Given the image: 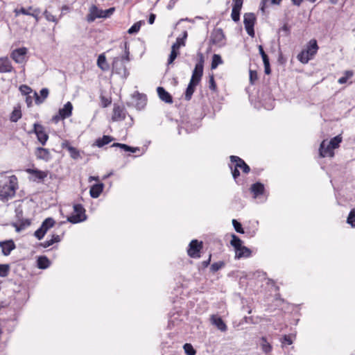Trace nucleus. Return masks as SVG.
Instances as JSON below:
<instances>
[{"label":"nucleus","instance_id":"nucleus-1","mask_svg":"<svg viewBox=\"0 0 355 355\" xmlns=\"http://www.w3.org/2000/svg\"><path fill=\"white\" fill-rule=\"evenodd\" d=\"M18 189L17 178L12 175L6 182H0V200L7 201L15 196Z\"/></svg>","mask_w":355,"mask_h":355},{"label":"nucleus","instance_id":"nucleus-2","mask_svg":"<svg viewBox=\"0 0 355 355\" xmlns=\"http://www.w3.org/2000/svg\"><path fill=\"white\" fill-rule=\"evenodd\" d=\"M230 161L232 164H230V168L232 171V174L235 182L239 184V177L240 176V172L239 169H241L242 171L248 174L250 171V166L244 162L243 159L236 155L230 156Z\"/></svg>","mask_w":355,"mask_h":355},{"label":"nucleus","instance_id":"nucleus-3","mask_svg":"<svg viewBox=\"0 0 355 355\" xmlns=\"http://www.w3.org/2000/svg\"><path fill=\"white\" fill-rule=\"evenodd\" d=\"M319 47L315 39L311 40L306 49H303L297 56V60L302 64H306L309 60L313 59Z\"/></svg>","mask_w":355,"mask_h":355},{"label":"nucleus","instance_id":"nucleus-4","mask_svg":"<svg viewBox=\"0 0 355 355\" xmlns=\"http://www.w3.org/2000/svg\"><path fill=\"white\" fill-rule=\"evenodd\" d=\"M114 7L107 10H101L95 5H92L89 8V12L87 16L88 22H93L96 18H107L110 17L114 12Z\"/></svg>","mask_w":355,"mask_h":355},{"label":"nucleus","instance_id":"nucleus-5","mask_svg":"<svg viewBox=\"0 0 355 355\" xmlns=\"http://www.w3.org/2000/svg\"><path fill=\"white\" fill-rule=\"evenodd\" d=\"M198 62L196 64L190 81L199 84L203 74L205 58L201 52L198 53Z\"/></svg>","mask_w":355,"mask_h":355},{"label":"nucleus","instance_id":"nucleus-6","mask_svg":"<svg viewBox=\"0 0 355 355\" xmlns=\"http://www.w3.org/2000/svg\"><path fill=\"white\" fill-rule=\"evenodd\" d=\"M73 211L75 214H72L67 217V221L76 224L83 222L86 220L87 216L85 214V209L80 204H76L73 205Z\"/></svg>","mask_w":355,"mask_h":355},{"label":"nucleus","instance_id":"nucleus-7","mask_svg":"<svg viewBox=\"0 0 355 355\" xmlns=\"http://www.w3.org/2000/svg\"><path fill=\"white\" fill-rule=\"evenodd\" d=\"M73 105L69 101L66 103L62 108L59 109L58 114L52 117V121L57 123L60 120L69 118L72 115Z\"/></svg>","mask_w":355,"mask_h":355},{"label":"nucleus","instance_id":"nucleus-8","mask_svg":"<svg viewBox=\"0 0 355 355\" xmlns=\"http://www.w3.org/2000/svg\"><path fill=\"white\" fill-rule=\"evenodd\" d=\"M125 63V62L119 57L114 58L112 62V71L122 78H125L128 76L129 72Z\"/></svg>","mask_w":355,"mask_h":355},{"label":"nucleus","instance_id":"nucleus-9","mask_svg":"<svg viewBox=\"0 0 355 355\" xmlns=\"http://www.w3.org/2000/svg\"><path fill=\"white\" fill-rule=\"evenodd\" d=\"M210 42L218 46H223L225 44V35L222 28H214L211 33Z\"/></svg>","mask_w":355,"mask_h":355},{"label":"nucleus","instance_id":"nucleus-10","mask_svg":"<svg viewBox=\"0 0 355 355\" xmlns=\"http://www.w3.org/2000/svg\"><path fill=\"white\" fill-rule=\"evenodd\" d=\"M256 21V17L254 13L248 12L244 15L243 24L247 33L254 37V26Z\"/></svg>","mask_w":355,"mask_h":355},{"label":"nucleus","instance_id":"nucleus-11","mask_svg":"<svg viewBox=\"0 0 355 355\" xmlns=\"http://www.w3.org/2000/svg\"><path fill=\"white\" fill-rule=\"evenodd\" d=\"M26 171L31 175L30 180L37 183L42 182L49 175L48 171H41L37 168H27Z\"/></svg>","mask_w":355,"mask_h":355},{"label":"nucleus","instance_id":"nucleus-12","mask_svg":"<svg viewBox=\"0 0 355 355\" xmlns=\"http://www.w3.org/2000/svg\"><path fill=\"white\" fill-rule=\"evenodd\" d=\"M202 248V242L198 241L196 239L192 240L189 245L187 250V254L191 258H200V252L201 249Z\"/></svg>","mask_w":355,"mask_h":355},{"label":"nucleus","instance_id":"nucleus-13","mask_svg":"<svg viewBox=\"0 0 355 355\" xmlns=\"http://www.w3.org/2000/svg\"><path fill=\"white\" fill-rule=\"evenodd\" d=\"M33 132L35 133L38 141L42 145H44L49 139V135L45 132L44 128L39 123H35L33 125Z\"/></svg>","mask_w":355,"mask_h":355},{"label":"nucleus","instance_id":"nucleus-14","mask_svg":"<svg viewBox=\"0 0 355 355\" xmlns=\"http://www.w3.org/2000/svg\"><path fill=\"white\" fill-rule=\"evenodd\" d=\"M333 147L328 144L327 140H323L319 148V154L321 157H332L334 156Z\"/></svg>","mask_w":355,"mask_h":355},{"label":"nucleus","instance_id":"nucleus-15","mask_svg":"<svg viewBox=\"0 0 355 355\" xmlns=\"http://www.w3.org/2000/svg\"><path fill=\"white\" fill-rule=\"evenodd\" d=\"M27 49L25 47L15 49L11 53V58L15 62L21 64L25 60Z\"/></svg>","mask_w":355,"mask_h":355},{"label":"nucleus","instance_id":"nucleus-16","mask_svg":"<svg viewBox=\"0 0 355 355\" xmlns=\"http://www.w3.org/2000/svg\"><path fill=\"white\" fill-rule=\"evenodd\" d=\"M233 7L231 14L232 20L237 22L240 20V12L243 6V0H232Z\"/></svg>","mask_w":355,"mask_h":355},{"label":"nucleus","instance_id":"nucleus-17","mask_svg":"<svg viewBox=\"0 0 355 355\" xmlns=\"http://www.w3.org/2000/svg\"><path fill=\"white\" fill-rule=\"evenodd\" d=\"M0 248L1 249L2 254L4 256H8L12 250L15 249L16 245L15 242L12 239H10L0 241Z\"/></svg>","mask_w":355,"mask_h":355},{"label":"nucleus","instance_id":"nucleus-18","mask_svg":"<svg viewBox=\"0 0 355 355\" xmlns=\"http://www.w3.org/2000/svg\"><path fill=\"white\" fill-rule=\"evenodd\" d=\"M125 110L119 105H114L112 119L114 121H123L125 119Z\"/></svg>","mask_w":355,"mask_h":355},{"label":"nucleus","instance_id":"nucleus-19","mask_svg":"<svg viewBox=\"0 0 355 355\" xmlns=\"http://www.w3.org/2000/svg\"><path fill=\"white\" fill-rule=\"evenodd\" d=\"M157 92L159 98L166 103H173V100L172 96L162 87H158Z\"/></svg>","mask_w":355,"mask_h":355},{"label":"nucleus","instance_id":"nucleus-20","mask_svg":"<svg viewBox=\"0 0 355 355\" xmlns=\"http://www.w3.org/2000/svg\"><path fill=\"white\" fill-rule=\"evenodd\" d=\"M13 69L11 62L7 57L0 58V73H10Z\"/></svg>","mask_w":355,"mask_h":355},{"label":"nucleus","instance_id":"nucleus-21","mask_svg":"<svg viewBox=\"0 0 355 355\" xmlns=\"http://www.w3.org/2000/svg\"><path fill=\"white\" fill-rule=\"evenodd\" d=\"M35 155L37 159L44 160L45 162H49L51 159V155L49 149L42 147L37 148Z\"/></svg>","mask_w":355,"mask_h":355},{"label":"nucleus","instance_id":"nucleus-22","mask_svg":"<svg viewBox=\"0 0 355 355\" xmlns=\"http://www.w3.org/2000/svg\"><path fill=\"white\" fill-rule=\"evenodd\" d=\"M211 322L212 324L215 325L220 331L223 332L227 331V327L220 317L213 315L211 317Z\"/></svg>","mask_w":355,"mask_h":355},{"label":"nucleus","instance_id":"nucleus-23","mask_svg":"<svg viewBox=\"0 0 355 355\" xmlns=\"http://www.w3.org/2000/svg\"><path fill=\"white\" fill-rule=\"evenodd\" d=\"M252 255V251L245 246H241L235 250V259H240L241 258H248Z\"/></svg>","mask_w":355,"mask_h":355},{"label":"nucleus","instance_id":"nucleus-24","mask_svg":"<svg viewBox=\"0 0 355 355\" xmlns=\"http://www.w3.org/2000/svg\"><path fill=\"white\" fill-rule=\"evenodd\" d=\"M104 184L103 183H98L94 184L91 187L89 193L92 198H97L99 197L101 193L103 192Z\"/></svg>","mask_w":355,"mask_h":355},{"label":"nucleus","instance_id":"nucleus-25","mask_svg":"<svg viewBox=\"0 0 355 355\" xmlns=\"http://www.w3.org/2000/svg\"><path fill=\"white\" fill-rule=\"evenodd\" d=\"M250 191L253 193L254 197L257 198L259 196H261L264 192V186L261 182H256L252 184L250 187Z\"/></svg>","mask_w":355,"mask_h":355},{"label":"nucleus","instance_id":"nucleus-26","mask_svg":"<svg viewBox=\"0 0 355 355\" xmlns=\"http://www.w3.org/2000/svg\"><path fill=\"white\" fill-rule=\"evenodd\" d=\"M114 139V137L110 135H103V137H99L95 141V145L98 148H102L105 145L108 144Z\"/></svg>","mask_w":355,"mask_h":355},{"label":"nucleus","instance_id":"nucleus-27","mask_svg":"<svg viewBox=\"0 0 355 355\" xmlns=\"http://www.w3.org/2000/svg\"><path fill=\"white\" fill-rule=\"evenodd\" d=\"M40 96H38L36 92L35 93V101L37 105H40L44 101V100L48 97L49 92L47 88H42L40 90Z\"/></svg>","mask_w":355,"mask_h":355},{"label":"nucleus","instance_id":"nucleus-28","mask_svg":"<svg viewBox=\"0 0 355 355\" xmlns=\"http://www.w3.org/2000/svg\"><path fill=\"white\" fill-rule=\"evenodd\" d=\"M31 220L29 219H20L18 223L12 224V226L15 227L17 232H21L31 225Z\"/></svg>","mask_w":355,"mask_h":355},{"label":"nucleus","instance_id":"nucleus-29","mask_svg":"<svg viewBox=\"0 0 355 355\" xmlns=\"http://www.w3.org/2000/svg\"><path fill=\"white\" fill-rule=\"evenodd\" d=\"M61 241V238L59 235L53 234L52 235V237L49 240H46L44 242L40 243V245L42 248H46L49 246L52 245L55 243H58Z\"/></svg>","mask_w":355,"mask_h":355},{"label":"nucleus","instance_id":"nucleus-30","mask_svg":"<svg viewBox=\"0 0 355 355\" xmlns=\"http://www.w3.org/2000/svg\"><path fill=\"white\" fill-rule=\"evenodd\" d=\"M49 259L45 256L39 257L37 261V267L40 269H46L50 266Z\"/></svg>","mask_w":355,"mask_h":355},{"label":"nucleus","instance_id":"nucleus-31","mask_svg":"<svg viewBox=\"0 0 355 355\" xmlns=\"http://www.w3.org/2000/svg\"><path fill=\"white\" fill-rule=\"evenodd\" d=\"M198 85V84H196L195 83H192V82L189 81V85L187 87V89H186V92H185V97L184 98L187 101H189L191 99L193 94L195 91V88Z\"/></svg>","mask_w":355,"mask_h":355},{"label":"nucleus","instance_id":"nucleus-32","mask_svg":"<svg viewBox=\"0 0 355 355\" xmlns=\"http://www.w3.org/2000/svg\"><path fill=\"white\" fill-rule=\"evenodd\" d=\"M55 223V221L54 220L53 218H46L42 223L40 227L46 232H47V231L51 228L52 227L54 226Z\"/></svg>","mask_w":355,"mask_h":355},{"label":"nucleus","instance_id":"nucleus-33","mask_svg":"<svg viewBox=\"0 0 355 355\" xmlns=\"http://www.w3.org/2000/svg\"><path fill=\"white\" fill-rule=\"evenodd\" d=\"M260 345L262 351L266 354L270 353L272 349V345L268 342L266 337H261Z\"/></svg>","mask_w":355,"mask_h":355},{"label":"nucleus","instance_id":"nucleus-34","mask_svg":"<svg viewBox=\"0 0 355 355\" xmlns=\"http://www.w3.org/2000/svg\"><path fill=\"white\" fill-rule=\"evenodd\" d=\"M111 147H119L121 149H123L125 151H129L131 153H136L137 151L139 150V148H134L131 147L127 144H120V143H114Z\"/></svg>","mask_w":355,"mask_h":355},{"label":"nucleus","instance_id":"nucleus-35","mask_svg":"<svg viewBox=\"0 0 355 355\" xmlns=\"http://www.w3.org/2000/svg\"><path fill=\"white\" fill-rule=\"evenodd\" d=\"M97 65L103 71H106L108 69L109 66L107 63L106 58L103 54H101L98 56L97 60Z\"/></svg>","mask_w":355,"mask_h":355},{"label":"nucleus","instance_id":"nucleus-36","mask_svg":"<svg viewBox=\"0 0 355 355\" xmlns=\"http://www.w3.org/2000/svg\"><path fill=\"white\" fill-rule=\"evenodd\" d=\"M187 32L184 31L183 37L182 38L178 37L176 40V42L172 45L171 49H173L178 51L181 46H184L185 45L184 40L187 38Z\"/></svg>","mask_w":355,"mask_h":355},{"label":"nucleus","instance_id":"nucleus-37","mask_svg":"<svg viewBox=\"0 0 355 355\" xmlns=\"http://www.w3.org/2000/svg\"><path fill=\"white\" fill-rule=\"evenodd\" d=\"M21 118V112L19 108L15 107L13 111L12 112L10 120L12 122H17L19 119Z\"/></svg>","mask_w":355,"mask_h":355},{"label":"nucleus","instance_id":"nucleus-38","mask_svg":"<svg viewBox=\"0 0 355 355\" xmlns=\"http://www.w3.org/2000/svg\"><path fill=\"white\" fill-rule=\"evenodd\" d=\"M354 75V72L352 70H347L344 72V76L340 77L338 80V83L339 84H345L347 82V80L350 78H352Z\"/></svg>","mask_w":355,"mask_h":355},{"label":"nucleus","instance_id":"nucleus-39","mask_svg":"<svg viewBox=\"0 0 355 355\" xmlns=\"http://www.w3.org/2000/svg\"><path fill=\"white\" fill-rule=\"evenodd\" d=\"M282 0H262L261 2V10L264 12V8L270 5H279Z\"/></svg>","mask_w":355,"mask_h":355},{"label":"nucleus","instance_id":"nucleus-40","mask_svg":"<svg viewBox=\"0 0 355 355\" xmlns=\"http://www.w3.org/2000/svg\"><path fill=\"white\" fill-rule=\"evenodd\" d=\"M223 63V60L220 57V55L218 54H214L212 57V61L211 64V69H215L217 68V67Z\"/></svg>","mask_w":355,"mask_h":355},{"label":"nucleus","instance_id":"nucleus-41","mask_svg":"<svg viewBox=\"0 0 355 355\" xmlns=\"http://www.w3.org/2000/svg\"><path fill=\"white\" fill-rule=\"evenodd\" d=\"M242 243V241L237 236L232 234L230 243L234 248L235 250L243 246Z\"/></svg>","mask_w":355,"mask_h":355},{"label":"nucleus","instance_id":"nucleus-42","mask_svg":"<svg viewBox=\"0 0 355 355\" xmlns=\"http://www.w3.org/2000/svg\"><path fill=\"white\" fill-rule=\"evenodd\" d=\"M34 10L32 6H29L28 8L21 7L20 9H15V13L17 16L19 15H28L31 14L30 11Z\"/></svg>","mask_w":355,"mask_h":355},{"label":"nucleus","instance_id":"nucleus-43","mask_svg":"<svg viewBox=\"0 0 355 355\" xmlns=\"http://www.w3.org/2000/svg\"><path fill=\"white\" fill-rule=\"evenodd\" d=\"M10 267L9 264H0V277H6L9 275Z\"/></svg>","mask_w":355,"mask_h":355},{"label":"nucleus","instance_id":"nucleus-44","mask_svg":"<svg viewBox=\"0 0 355 355\" xmlns=\"http://www.w3.org/2000/svg\"><path fill=\"white\" fill-rule=\"evenodd\" d=\"M341 141L342 137L340 135H338L332 138L329 141H328V144L331 145L334 149H335L339 147V145L341 143Z\"/></svg>","mask_w":355,"mask_h":355},{"label":"nucleus","instance_id":"nucleus-45","mask_svg":"<svg viewBox=\"0 0 355 355\" xmlns=\"http://www.w3.org/2000/svg\"><path fill=\"white\" fill-rule=\"evenodd\" d=\"M67 148L73 159H76L80 157V153L75 147L68 145Z\"/></svg>","mask_w":355,"mask_h":355},{"label":"nucleus","instance_id":"nucleus-46","mask_svg":"<svg viewBox=\"0 0 355 355\" xmlns=\"http://www.w3.org/2000/svg\"><path fill=\"white\" fill-rule=\"evenodd\" d=\"M347 223L352 226L355 227V207L352 209L347 217Z\"/></svg>","mask_w":355,"mask_h":355},{"label":"nucleus","instance_id":"nucleus-47","mask_svg":"<svg viewBox=\"0 0 355 355\" xmlns=\"http://www.w3.org/2000/svg\"><path fill=\"white\" fill-rule=\"evenodd\" d=\"M183 347L187 355H195L196 354V351L190 343L184 344Z\"/></svg>","mask_w":355,"mask_h":355},{"label":"nucleus","instance_id":"nucleus-48","mask_svg":"<svg viewBox=\"0 0 355 355\" xmlns=\"http://www.w3.org/2000/svg\"><path fill=\"white\" fill-rule=\"evenodd\" d=\"M280 341L282 347H284L286 345H290L293 343V340L291 335H284L280 339Z\"/></svg>","mask_w":355,"mask_h":355},{"label":"nucleus","instance_id":"nucleus-49","mask_svg":"<svg viewBox=\"0 0 355 355\" xmlns=\"http://www.w3.org/2000/svg\"><path fill=\"white\" fill-rule=\"evenodd\" d=\"M44 17L46 18V19L49 21H53V22H55V24H57L58 22V19L55 17V16H54L53 15H52L50 12H49L47 10H45L44 13H43Z\"/></svg>","mask_w":355,"mask_h":355},{"label":"nucleus","instance_id":"nucleus-50","mask_svg":"<svg viewBox=\"0 0 355 355\" xmlns=\"http://www.w3.org/2000/svg\"><path fill=\"white\" fill-rule=\"evenodd\" d=\"M249 73H250V77H249L250 83V85H253L255 84V82L258 80L257 72L255 70L250 69Z\"/></svg>","mask_w":355,"mask_h":355},{"label":"nucleus","instance_id":"nucleus-51","mask_svg":"<svg viewBox=\"0 0 355 355\" xmlns=\"http://www.w3.org/2000/svg\"><path fill=\"white\" fill-rule=\"evenodd\" d=\"M225 266V263L223 261H218L211 264L210 267V270L211 272H215L218 270L222 268Z\"/></svg>","mask_w":355,"mask_h":355},{"label":"nucleus","instance_id":"nucleus-52","mask_svg":"<svg viewBox=\"0 0 355 355\" xmlns=\"http://www.w3.org/2000/svg\"><path fill=\"white\" fill-rule=\"evenodd\" d=\"M232 225L236 232L243 234L244 230L241 223L238 222L236 219L232 220Z\"/></svg>","mask_w":355,"mask_h":355},{"label":"nucleus","instance_id":"nucleus-53","mask_svg":"<svg viewBox=\"0 0 355 355\" xmlns=\"http://www.w3.org/2000/svg\"><path fill=\"white\" fill-rule=\"evenodd\" d=\"M141 28V21L135 23L128 31L129 34L137 33Z\"/></svg>","mask_w":355,"mask_h":355},{"label":"nucleus","instance_id":"nucleus-54","mask_svg":"<svg viewBox=\"0 0 355 355\" xmlns=\"http://www.w3.org/2000/svg\"><path fill=\"white\" fill-rule=\"evenodd\" d=\"M100 99H101V107H107L112 103V100H111L110 98L106 97V96H105L103 95H101Z\"/></svg>","mask_w":355,"mask_h":355},{"label":"nucleus","instance_id":"nucleus-55","mask_svg":"<svg viewBox=\"0 0 355 355\" xmlns=\"http://www.w3.org/2000/svg\"><path fill=\"white\" fill-rule=\"evenodd\" d=\"M124 48H125V54L124 55L119 57L120 58L123 59L125 62H128L130 61V52H129V48H128V42L124 43Z\"/></svg>","mask_w":355,"mask_h":355},{"label":"nucleus","instance_id":"nucleus-56","mask_svg":"<svg viewBox=\"0 0 355 355\" xmlns=\"http://www.w3.org/2000/svg\"><path fill=\"white\" fill-rule=\"evenodd\" d=\"M258 48H259V54L261 55V56L262 58L263 62L264 63V62H269V58L267 55V54L265 53L263 46L261 45H259Z\"/></svg>","mask_w":355,"mask_h":355},{"label":"nucleus","instance_id":"nucleus-57","mask_svg":"<svg viewBox=\"0 0 355 355\" xmlns=\"http://www.w3.org/2000/svg\"><path fill=\"white\" fill-rule=\"evenodd\" d=\"M178 54V52L177 50L171 49V53H170L168 59V63L171 64L175 60V59L177 58Z\"/></svg>","mask_w":355,"mask_h":355},{"label":"nucleus","instance_id":"nucleus-58","mask_svg":"<svg viewBox=\"0 0 355 355\" xmlns=\"http://www.w3.org/2000/svg\"><path fill=\"white\" fill-rule=\"evenodd\" d=\"M46 232H44L40 227L34 233V236L38 239L41 240L44 236Z\"/></svg>","mask_w":355,"mask_h":355},{"label":"nucleus","instance_id":"nucleus-59","mask_svg":"<svg viewBox=\"0 0 355 355\" xmlns=\"http://www.w3.org/2000/svg\"><path fill=\"white\" fill-rule=\"evenodd\" d=\"M216 84L214 80V75H211L209 76V88L212 91H216Z\"/></svg>","mask_w":355,"mask_h":355},{"label":"nucleus","instance_id":"nucleus-60","mask_svg":"<svg viewBox=\"0 0 355 355\" xmlns=\"http://www.w3.org/2000/svg\"><path fill=\"white\" fill-rule=\"evenodd\" d=\"M41 12V10L39 8H35L34 10H33V12H31V14L30 15V16L34 17L36 20V21H39L40 20V14Z\"/></svg>","mask_w":355,"mask_h":355},{"label":"nucleus","instance_id":"nucleus-61","mask_svg":"<svg viewBox=\"0 0 355 355\" xmlns=\"http://www.w3.org/2000/svg\"><path fill=\"white\" fill-rule=\"evenodd\" d=\"M137 96H138V99L141 101V107H144V105H146V97L145 95L144 94H141L139 93H137Z\"/></svg>","mask_w":355,"mask_h":355},{"label":"nucleus","instance_id":"nucleus-62","mask_svg":"<svg viewBox=\"0 0 355 355\" xmlns=\"http://www.w3.org/2000/svg\"><path fill=\"white\" fill-rule=\"evenodd\" d=\"M20 90L22 93L27 94L31 92V89L30 87L26 85H22L20 87Z\"/></svg>","mask_w":355,"mask_h":355},{"label":"nucleus","instance_id":"nucleus-63","mask_svg":"<svg viewBox=\"0 0 355 355\" xmlns=\"http://www.w3.org/2000/svg\"><path fill=\"white\" fill-rule=\"evenodd\" d=\"M264 72L266 74H270L271 73L270 66V61L267 62H264Z\"/></svg>","mask_w":355,"mask_h":355},{"label":"nucleus","instance_id":"nucleus-64","mask_svg":"<svg viewBox=\"0 0 355 355\" xmlns=\"http://www.w3.org/2000/svg\"><path fill=\"white\" fill-rule=\"evenodd\" d=\"M280 31L284 32L286 35H288L290 33V27L287 24H284L280 28Z\"/></svg>","mask_w":355,"mask_h":355}]
</instances>
